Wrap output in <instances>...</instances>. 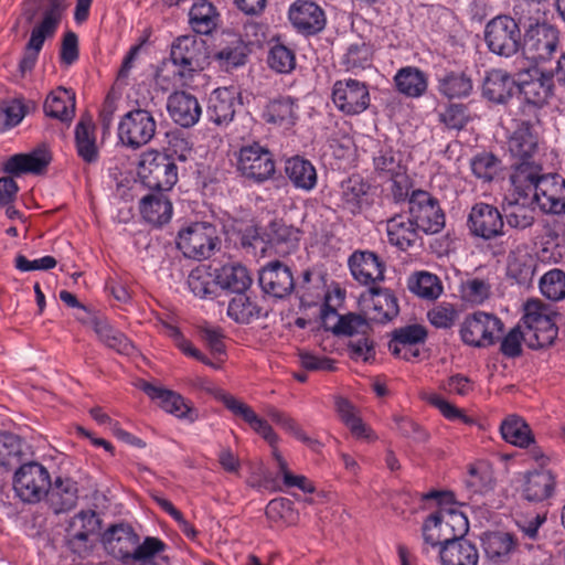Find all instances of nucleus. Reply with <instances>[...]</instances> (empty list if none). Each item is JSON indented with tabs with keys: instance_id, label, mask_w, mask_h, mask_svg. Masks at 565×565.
Segmentation results:
<instances>
[{
	"instance_id": "41",
	"label": "nucleus",
	"mask_w": 565,
	"mask_h": 565,
	"mask_svg": "<svg viewBox=\"0 0 565 565\" xmlns=\"http://www.w3.org/2000/svg\"><path fill=\"white\" fill-rule=\"evenodd\" d=\"M217 286L235 294L244 292L252 284L246 267L241 264H226L215 270Z\"/></svg>"
},
{
	"instance_id": "61",
	"label": "nucleus",
	"mask_w": 565,
	"mask_h": 565,
	"mask_svg": "<svg viewBox=\"0 0 565 565\" xmlns=\"http://www.w3.org/2000/svg\"><path fill=\"white\" fill-rule=\"evenodd\" d=\"M458 317L457 307L449 302L437 303L427 311L428 321L438 329H450L455 326Z\"/></svg>"
},
{
	"instance_id": "16",
	"label": "nucleus",
	"mask_w": 565,
	"mask_h": 565,
	"mask_svg": "<svg viewBox=\"0 0 565 565\" xmlns=\"http://www.w3.org/2000/svg\"><path fill=\"white\" fill-rule=\"evenodd\" d=\"M335 107L345 115H359L370 106V92L365 83L356 79L337 81L332 88Z\"/></svg>"
},
{
	"instance_id": "4",
	"label": "nucleus",
	"mask_w": 565,
	"mask_h": 565,
	"mask_svg": "<svg viewBox=\"0 0 565 565\" xmlns=\"http://www.w3.org/2000/svg\"><path fill=\"white\" fill-rule=\"evenodd\" d=\"M157 131V120L147 109L136 108L125 114L117 128L119 142L132 150L149 143Z\"/></svg>"
},
{
	"instance_id": "52",
	"label": "nucleus",
	"mask_w": 565,
	"mask_h": 565,
	"mask_svg": "<svg viewBox=\"0 0 565 565\" xmlns=\"http://www.w3.org/2000/svg\"><path fill=\"white\" fill-rule=\"evenodd\" d=\"M503 439L518 447H526L533 441L529 425L518 416H509L500 427Z\"/></svg>"
},
{
	"instance_id": "30",
	"label": "nucleus",
	"mask_w": 565,
	"mask_h": 565,
	"mask_svg": "<svg viewBox=\"0 0 565 565\" xmlns=\"http://www.w3.org/2000/svg\"><path fill=\"white\" fill-rule=\"evenodd\" d=\"M139 535L134 527L126 522L108 525V554L128 564L134 553Z\"/></svg>"
},
{
	"instance_id": "8",
	"label": "nucleus",
	"mask_w": 565,
	"mask_h": 565,
	"mask_svg": "<svg viewBox=\"0 0 565 565\" xmlns=\"http://www.w3.org/2000/svg\"><path fill=\"white\" fill-rule=\"evenodd\" d=\"M170 60L178 68L177 75L181 79H190L203 68L206 60L205 42L195 35H181L171 44Z\"/></svg>"
},
{
	"instance_id": "48",
	"label": "nucleus",
	"mask_w": 565,
	"mask_h": 565,
	"mask_svg": "<svg viewBox=\"0 0 565 565\" xmlns=\"http://www.w3.org/2000/svg\"><path fill=\"white\" fill-rule=\"evenodd\" d=\"M266 414L275 424L279 425L286 433L292 435L295 438L307 445L310 449L315 451L320 450L321 443L309 437L294 417L274 406H269L266 411Z\"/></svg>"
},
{
	"instance_id": "43",
	"label": "nucleus",
	"mask_w": 565,
	"mask_h": 565,
	"mask_svg": "<svg viewBox=\"0 0 565 565\" xmlns=\"http://www.w3.org/2000/svg\"><path fill=\"white\" fill-rule=\"evenodd\" d=\"M394 82L397 90L407 97H420L427 89V76L417 67H403L395 77Z\"/></svg>"
},
{
	"instance_id": "32",
	"label": "nucleus",
	"mask_w": 565,
	"mask_h": 565,
	"mask_svg": "<svg viewBox=\"0 0 565 565\" xmlns=\"http://www.w3.org/2000/svg\"><path fill=\"white\" fill-rule=\"evenodd\" d=\"M47 503L55 514L72 510L78 499L77 483L71 478L57 477L45 494Z\"/></svg>"
},
{
	"instance_id": "47",
	"label": "nucleus",
	"mask_w": 565,
	"mask_h": 565,
	"mask_svg": "<svg viewBox=\"0 0 565 565\" xmlns=\"http://www.w3.org/2000/svg\"><path fill=\"white\" fill-rule=\"evenodd\" d=\"M370 190V184L358 175L353 174L341 183V200L343 207L352 214H356L361 210L364 196Z\"/></svg>"
},
{
	"instance_id": "37",
	"label": "nucleus",
	"mask_w": 565,
	"mask_h": 565,
	"mask_svg": "<svg viewBox=\"0 0 565 565\" xmlns=\"http://www.w3.org/2000/svg\"><path fill=\"white\" fill-rule=\"evenodd\" d=\"M330 318H337V323L332 327V331L335 334L343 335H366L371 330L369 321L361 315L358 313H348L344 316H338L335 309L326 306V309L322 311V320L324 326H328V320Z\"/></svg>"
},
{
	"instance_id": "46",
	"label": "nucleus",
	"mask_w": 565,
	"mask_h": 565,
	"mask_svg": "<svg viewBox=\"0 0 565 565\" xmlns=\"http://www.w3.org/2000/svg\"><path fill=\"white\" fill-rule=\"evenodd\" d=\"M218 13L214 6L206 0L194 3L189 12V23L199 34H210L216 28Z\"/></svg>"
},
{
	"instance_id": "3",
	"label": "nucleus",
	"mask_w": 565,
	"mask_h": 565,
	"mask_svg": "<svg viewBox=\"0 0 565 565\" xmlns=\"http://www.w3.org/2000/svg\"><path fill=\"white\" fill-rule=\"evenodd\" d=\"M179 169L173 158L160 151L142 154L138 175L141 182L152 191H170L178 182Z\"/></svg>"
},
{
	"instance_id": "39",
	"label": "nucleus",
	"mask_w": 565,
	"mask_h": 565,
	"mask_svg": "<svg viewBox=\"0 0 565 565\" xmlns=\"http://www.w3.org/2000/svg\"><path fill=\"white\" fill-rule=\"evenodd\" d=\"M285 173L297 189L310 191L317 184V172L313 164L302 157L289 158L285 163Z\"/></svg>"
},
{
	"instance_id": "40",
	"label": "nucleus",
	"mask_w": 565,
	"mask_h": 565,
	"mask_svg": "<svg viewBox=\"0 0 565 565\" xmlns=\"http://www.w3.org/2000/svg\"><path fill=\"white\" fill-rule=\"evenodd\" d=\"M95 126L89 115H83L75 127V143L78 156L87 163H93L98 159L96 146Z\"/></svg>"
},
{
	"instance_id": "57",
	"label": "nucleus",
	"mask_w": 565,
	"mask_h": 565,
	"mask_svg": "<svg viewBox=\"0 0 565 565\" xmlns=\"http://www.w3.org/2000/svg\"><path fill=\"white\" fill-rule=\"evenodd\" d=\"M437 516H439L440 522H443L444 526L447 527V532L452 540H457L459 537H466L469 531V521L468 518L460 511L454 508H444L441 507L437 512H435Z\"/></svg>"
},
{
	"instance_id": "50",
	"label": "nucleus",
	"mask_w": 565,
	"mask_h": 565,
	"mask_svg": "<svg viewBox=\"0 0 565 565\" xmlns=\"http://www.w3.org/2000/svg\"><path fill=\"white\" fill-rule=\"evenodd\" d=\"M422 535L424 540L423 552L428 553L430 548H441L452 541L447 527L440 522L436 513L428 515L422 526Z\"/></svg>"
},
{
	"instance_id": "13",
	"label": "nucleus",
	"mask_w": 565,
	"mask_h": 565,
	"mask_svg": "<svg viewBox=\"0 0 565 565\" xmlns=\"http://www.w3.org/2000/svg\"><path fill=\"white\" fill-rule=\"evenodd\" d=\"M516 84L520 94L523 96L525 106L522 111L526 117L537 120V109L542 107L552 95L553 76L550 73L541 72L539 68L529 70Z\"/></svg>"
},
{
	"instance_id": "19",
	"label": "nucleus",
	"mask_w": 565,
	"mask_h": 565,
	"mask_svg": "<svg viewBox=\"0 0 565 565\" xmlns=\"http://www.w3.org/2000/svg\"><path fill=\"white\" fill-rule=\"evenodd\" d=\"M209 392L212 393L215 398L221 401L235 416L241 417L245 423H247L254 431L260 435L270 445V447L277 445L279 440L278 435L265 419L260 418L253 411L250 406L221 388H209Z\"/></svg>"
},
{
	"instance_id": "59",
	"label": "nucleus",
	"mask_w": 565,
	"mask_h": 565,
	"mask_svg": "<svg viewBox=\"0 0 565 565\" xmlns=\"http://www.w3.org/2000/svg\"><path fill=\"white\" fill-rule=\"evenodd\" d=\"M540 289L551 300L565 298V271L555 268L544 274L540 279Z\"/></svg>"
},
{
	"instance_id": "51",
	"label": "nucleus",
	"mask_w": 565,
	"mask_h": 565,
	"mask_svg": "<svg viewBox=\"0 0 565 565\" xmlns=\"http://www.w3.org/2000/svg\"><path fill=\"white\" fill-rule=\"evenodd\" d=\"M294 105L295 100L290 96L269 102L264 113L265 120L285 127L295 125L297 116Z\"/></svg>"
},
{
	"instance_id": "31",
	"label": "nucleus",
	"mask_w": 565,
	"mask_h": 565,
	"mask_svg": "<svg viewBox=\"0 0 565 565\" xmlns=\"http://www.w3.org/2000/svg\"><path fill=\"white\" fill-rule=\"evenodd\" d=\"M556 480L550 470H534L524 475L522 495L529 502H544L553 497Z\"/></svg>"
},
{
	"instance_id": "53",
	"label": "nucleus",
	"mask_w": 565,
	"mask_h": 565,
	"mask_svg": "<svg viewBox=\"0 0 565 565\" xmlns=\"http://www.w3.org/2000/svg\"><path fill=\"white\" fill-rule=\"evenodd\" d=\"M23 441L12 433L0 431V467L11 468L22 460Z\"/></svg>"
},
{
	"instance_id": "6",
	"label": "nucleus",
	"mask_w": 565,
	"mask_h": 565,
	"mask_svg": "<svg viewBox=\"0 0 565 565\" xmlns=\"http://www.w3.org/2000/svg\"><path fill=\"white\" fill-rule=\"evenodd\" d=\"M503 322L494 315L476 311L465 317L460 324L461 341L473 348L493 345L503 332Z\"/></svg>"
},
{
	"instance_id": "60",
	"label": "nucleus",
	"mask_w": 565,
	"mask_h": 565,
	"mask_svg": "<svg viewBox=\"0 0 565 565\" xmlns=\"http://www.w3.org/2000/svg\"><path fill=\"white\" fill-rule=\"evenodd\" d=\"M374 170L381 178L393 177L405 170L401 163V156L392 149H381L373 158Z\"/></svg>"
},
{
	"instance_id": "17",
	"label": "nucleus",
	"mask_w": 565,
	"mask_h": 565,
	"mask_svg": "<svg viewBox=\"0 0 565 565\" xmlns=\"http://www.w3.org/2000/svg\"><path fill=\"white\" fill-rule=\"evenodd\" d=\"M514 130L508 140V151L511 161L533 160L539 151V132L535 129V120L532 117L515 118Z\"/></svg>"
},
{
	"instance_id": "12",
	"label": "nucleus",
	"mask_w": 565,
	"mask_h": 565,
	"mask_svg": "<svg viewBox=\"0 0 565 565\" xmlns=\"http://www.w3.org/2000/svg\"><path fill=\"white\" fill-rule=\"evenodd\" d=\"M50 486V473L46 468L39 462H26L14 473V491L24 502L35 503L41 501V499L46 494Z\"/></svg>"
},
{
	"instance_id": "38",
	"label": "nucleus",
	"mask_w": 565,
	"mask_h": 565,
	"mask_svg": "<svg viewBox=\"0 0 565 565\" xmlns=\"http://www.w3.org/2000/svg\"><path fill=\"white\" fill-rule=\"evenodd\" d=\"M43 108L46 116L70 122L75 115V94L58 87L49 94Z\"/></svg>"
},
{
	"instance_id": "2",
	"label": "nucleus",
	"mask_w": 565,
	"mask_h": 565,
	"mask_svg": "<svg viewBox=\"0 0 565 565\" xmlns=\"http://www.w3.org/2000/svg\"><path fill=\"white\" fill-rule=\"evenodd\" d=\"M561 33L547 22L530 24L525 30L523 55L536 65L550 63L559 51Z\"/></svg>"
},
{
	"instance_id": "44",
	"label": "nucleus",
	"mask_w": 565,
	"mask_h": 565,
	"mask_svg": "<svg viewBox=\"0 0 565 565\" xmlns=\"http://www.w3.org/2000/svg\"><path fill=\"white\" fill-rule=\"evenodd\" d=\"M235 114L234 98L230 90L215 89L209 99L206 116L209 120L216 125L230 122Z\"/></svg>"
},
{
	"instance_id": "15",
	"label": "nucleus",
	"mask_w": 565,
	"mask_h": 565,
	"mask_svg": "<svg viewBox=\"0 0 565 565\" xmlns=\"http://www.w3.org/2000/svg\"><path fill=\"white\" fill-rule=\"evenodd\" d=\"M258 282L263 292L274 299H286L296 289L291 268L280 260H271L258 273Z\"/></svg>"
},
{
	"instance_id": "63",
	"label": "nucleus",
	"mask_w": 565,
	"mask_h": 565,
	"mask_svg": "<svg viewBox=\"0 0 565 565\" xmlns=\"http://www.w3.org/2000/svg\"><path fill=\"white\" fill-rule=\"evenodd\" d=\"M65 9L66 0H49V6L43 11L42 20L34 26L54 35Z\"/></svg>"
},
{
	"instance_id": "25",
	"label": "nucleus",
	"mask_w": 565,
	"mask_h": 565,
	"mask_svg": "<svg viewBox=\"0 0 565 565\" xmlns=\"http://www.w3.org/2000/svg\"><path fill=\"white\" fill-rule=\"evenodd\" d=\"M541 172L542 166L535 159L511 161L510 182L513 188L511 194L520 195L522 199L530 196L544 175Z\"/></svg>"
},
{
	"instance_id": "45",
	"label": "nucleus",
	"mask_w": 565,
	"mask_h": 565,
	"mask_svg": "<svg viewBox=\"0 0 565 565\" xmlns=\"http://www.w3.org/2000/svg\"><path fill=\"white\" fill-rule=\"evenodd\" d=\"M508 276L519 285H530L535 273V259L526 252L512 250L508 256Z\"/></svg>"
},
{
	"instance_id": "22",
	"label": "nucleus",
	"mask_w": 565,
	"mask_h": 565,
	"mask_svg": "<svg viewBox=\"0 0 565 565\" xmlns=\"http://www.w3.org/2000/svg\"><path fill=\"white\" fill-rule=\"evenodd\" d=\"M365 315L371 321L386 323L399 312L397 298L386 288L370 287L363 296Z\"/></svg>"
},
{
	"instance_id": "18",
	"label": "nucleus",
	"mask_w": 565,
	"mask_h": 565,
	"mask_svg": "<svg viewBox=\"0 0 565 565\" xmlns=\"http://www.w3.org/2000/svg\"><path fill=\"white\" fill-rule=\"evenodd\" d=\"M288 20L296 32L305 36L320 33L327 24L324 10L311 0L294 1L288 9Z\"/></svg>"
},
{
	"instance_id": "42",
	"label": "nucleus",
	"mask_w": 565,
	"mask_h": 565,
	"mask_svg": "<svg viewBox=\"0 0 565 565\" xmlns=\"http://www.w3.org/2000/svg\"><path fill=\"white\" fill-rule=\"evenodd\" d=\"M437 89L448 99L468 97L472 89V79L465 72H446L438 78Z\"/></svg>"
},
{
	"instance_id": "20",
	"label": "nucleus",
	"mask_w": 565,
	"mask_h": 565,
	"mask_svg": "<svg viewBox=\"0 0 565 565\" xmlns=\"http://www.w3.org/2000/svg\"><path fill=\"white\" fill-rule=\"evenodd\" d=\"M531 199L544 214H564L565 179L556 173L543 175Z\"/></svg>"
},
{
	"instance_id": "55",
	"label": "nucleus",
	"mask_w": 565,
	"mask_h": 565,
	"mask_svg": "<svg viewBox=\"0 0 565 565\" xmlns=\"http://www.w3.org/2000/svg\"><path fill=\"white\" fill-rule=\"evenodd\" d=\"M188 286L196 297L209 298L215 294L217 282L215 275L211 274L206 267H196L188 277Z\"/></svg>"
},
{
	"instance_id": "49",
	"label": "nucleus",
	"mask_w": 565,
	"mask_h": 565,
	"mask_svg": "<svg viewBox=\"0 0 565 565\" xmlns=\"http://www.w3.org/2000/svg\"><path fill=\"white\" fill-rule=\"evenodd\" d=\"M227 315L235 322L242 324H248L253 320L264 316L263 308L244 292H238L231 299L227 307Z\"/></svg>"
},
{
	"instance_id": "36",
	"label": "nucleus",
	"mask_w": 565,
	"mask_h": 565,
	"mask_svg": "<svg viewBox=\"0 0 565 565\" xmlns=\"http://www.w3.org/2000/svg\"><path fill=\"white\" fill-rule=\"evenodd\" d=\"M516 87L512 76L503 70H491L487 73L482 84V95L495 104L507 103Z\"/></svg>"
},
{
	"instance_id": "29",
	"label": "nucleus",
	"mask_w": 565,
	"mask_h": 565,
	"mask_svg": "<svg viewBox=\"0 0 565 565\" xmlns=\"http://www.w3.org/2000/svg\"><path fill=\"white\" fill-rule=\"evenodd\" d=\"M167 108L173 121L184 128L193 127L202 114L198 98L186 92L171 94Z\"/></svg>"
},
{
	"instance_id": "14",
	"label": "nucleus",
	"mask_w": 565,
	"mask_h": 565,
	"mask_svg": "<svg viewBox=\"0 0 565 565\" xmlns=\"http://www.w3.org/2000/svg\"><path fill=\"white\" fill-rule=\"evenodd\" d=\"M469 234L475 238L492 241L504 235L502 210L484 202L475 203L467 217Z\"/></svg>"
},
{
	"instance_id": "26",
	"label": "nucleus",
	"mask_w": 565,
	"mask_h": 565,
	"mask_svg": "<svg viewBox=\"0 0 565 565\" xmlns=\"http://www.w3.org/2000/svg\"><path fill=\"white\" fill-rule=\"evenodd\" d=\"M52 160V156L45 146L38 147L28 153L11 156L3 164V171L19 177L25 173L41 174Z\"/></svg>"
},
{
	"instance_id": "58",
	"label": "nucleus",
	"mask_w": 565,
	"mask_h": 565,
	"mask_svg": "<svg viewBox=\"0 0 565 565\" xmlns=\"http://www.w3.org/2000/svg\"><path fill=\"white\" fill-rule=\"evenodd\" d=\"M248 53V45L241 38H234L215 54V57L226 67H237L245 64Z\"/></svg>"
},
{
	"instance_id": "5",
	"label": "nucleus",
	"mask_w": 565,
	"mask_h": 565,
	"mask_svg": "<svg viewBox=\"0 0 565 565\" xmlns=\"http://www.w3.org/2000/svg\"><path fill=\"white\" fill-rule=\"evenodd\" d=\"M218 244L216 227L206 222L192 223L177 237V246L183 255L198 260L211 257Z\"/></svg>"
},
{
	"instance_id": "64",
	"label": "nucleus",
	"mask_w": 565,
	"mask_h": 565,
	"mask_svg": "<svg viewBox=\"0 0 565 565\" xmlns=\"http://www.w3.org/2000/svg\"><path fill=\"white\" fill-rule=\"evenodd\" d=\"M372 52L364 42L351 44L343 56V64L348 71L363 70L370 65Z\"/></svg>"
},
{
	"instance_id": "62",
	"label": "nucleus",
	"mask_w": 565,
	"mask_h": 565,
	"mask_svg": "<svg viewBox=\"0 0 565 565\" xmlns=\"http://www.w3.org/2000/svg\"><path fill=\"white\" fill-rule=\"evenodd\" d=\"M268 64L277 73H289L296 66L295 53L284 44H275L269 51Z\"/></svg>"
},
{
	"instance_id": "28",
	"label": "nucleus",
	"mask_w": 565,
	"mask_h": 565,
	"mask_svg": "<svg viewBox=\"0 0 565 565\" xmlns=\"http://www.w3.org/2000/svg\"><path fill=\"white\" fill-rule=\"evenodd\" d=\"M481 544L486 558L492 565H503L511 559L516 550L518 541L513 534L503 531H489L481 535Z\"/></svg>"
},
{
	"instance_id": "56",
	"label": "nucleus",
	"mask_w": 565,
	"mask_h": 565,
	"mask_svg": "<svg viewBox=\"0 0 565 565\" xmlns=\"http://www.w3.org/2000/svg\"><path fill=\"white\" fill-rule=\"evenodd\" d=\"M409 290L425 299H436L443 292V286L436 275L423 271L418 273L408 282Z\"/></svg>"
},
{
	"instance_id": "9",
	"label": "nucleus",
	"mask_w": 565,
	"mask_h": 565,
	"mask_svg": "<svg viewBox=\"0 0 565 565\" xmlns=\"http://www.w3.org/2000/svg\"><path fill=\"white\" fill-rule=\"evenodd\" d=\"M237 170L245 179L264 183L276 172L274 156L258 142L243 146L237 153Z\"/></svg>"
},
{
	"instance_id": "1",
	"label": "nucleus",
	"mask_w": 565,
	"mask_h": 565,
	"mask_svg": "<svg viewBox=\"0 0 565 565\" xmlns=\"http://www.w3.org/2000/svg\"><path fill=\"white\" fill-rule=\"evenodd\" d=\"M556 315L540 300H529L522 321L526 328L525 342L531 349H543L554 343L558 334Z\"/></svg>"
},
{
	"instance_id": "35",
	"label": "nucleus",
	"mask_w": 565,
	"mask_h": 565,
	"mask_svg": "<svg viewBox=\"0 0 565 565\" xmlns=\"http://www.w3.org/2000/svg\"><path fill=\"white\" fill-rule=\"evenodd\" d=\"M143 220L154 226H162L168 223L173 213V207L167 194L153 191L145 195L139 204Z\"/></svg>"
},
{
	"instance_id": "23",
	"label": "nucleus",
	"mask_w": 565,
	"mask_h": 565,
	"mask_svg": "<svg viewBox=\"0 0 565 565\" xmlns=\"http://www.w3.org/2000/svg\"><path fill=\"white\" fill-rule=\"evenodd\" d=\"M352 276L365 286L375 285L384 280L385 263L373 252H354L349 258Z\"/></svg>"
},
{
	"instance_id": "27",
	"label": "nucleus",
	"mask_w": 565,
	"mask_h": 565,
	"mask_svg": "<svg viewBox=\"0 0 565 565\" xmlns=\"http://www.w3.org/2000/svg\"><path fill=\"white\" fill-rule=\"evenodd\" d=\"M140 388L151 399L158 401L160 407L166 412L190 422L196 420L198 414L195 409L179 393L154 386L148 382H142Z\"/></svg>"
},
{
	"instance_id": "34",
	"label": "nucleus",
	"mask_w": 565,
	"mask_h": 565,
	"mask_svg": "<svg viewBox=\"0 0 565 565\" xmlns=\"http://www.w3.org/2000/svg\"><path fill=\"white\" fill-rule=\"evenodd\" d=\"M419 232L409 215L396 214L386 221L388 242L401 250L415 245L419 238Z\"/></svg>"
},
{
	"instance_id": "33",
	"label": "nucleus",
	"mask_w": 565,
	"mask_h": 565,
	"mask_svg": "<svg viewBox=\"0 0 565 565\" xmlns=\"http://www.w3.org/2000/svg\"><path fill=\"white\" fill-rule=\"evenodd\" d=\"M441 565H478L479 550L475 542L459 537L438 551Z\"/></svg>"
},
{
	"instance_id": "54",
	"label": "nucleus",
	"mask_w": 565,
	"mask_h": 565,
	"mask_svg": "<svg viewBox=\"0 0 565 565\" xmlns=\"http://www.w3.org/2000/svg\"><path fill=\"white\" fill-rule=\"evenodd\" d=\"M53 36V34H49L47 32L33 26L30 39L25 45L23 57L19 63L21 73L24 74L33 70L45 40Z\"/></svg>"
},
{
	"instance_id": "7",
	"label": "nucleus",
	"mask_w": 565,
	"mask_h": 565,
	"mask_svg": "<svg viewBox=\"0 0 565 565\" xmlns=\"http://www.w3.org/2000/svg\"><path fill=\"white\" fill-rule=\"evenodd\" d=\"M521 30L518 22L510 15H498L491 19L484 29V41L490 52L510 57L521 46Z\"/></svg>"
},
{
	"instance_id": "10",
	"label": "nucleus",
	"mask_w": 565,
	"mask_h": 565,
	"mask_svg": "<svg viewBox=\"0 0 565 565\" xmlns=\"http://www.w3.org/2000/svg\"><path fill=\"white\" fill-rule=\"evenodd\" d=\"M408 213L417 228L425 234L439 233L445 226V214L439 202L429 192L414 190L408 200Z\"/></svg>"
},
{
	"instance_id": "21",
	"label": "nucleus",
	"mask_w": 565,
	"mask_h": 565,
	"mask_svg": "<svg viewBox=\"0 0 565 565\" xmlns=\"http://www.w3.org/2000/svg\"><path fill=\"white\" fill-rule=\"evenodd\" d=\"M426 339L427 330L425 327L420 324L404 326L392 332L388 350L394 356L411 361L420 355L417 345L424 344Z\"/></svg>"
},
{
	"instance_id": "24",
	"label": "nucleus",
	"mask_w": 565,
	"mask_h": 565,
	"mask_svg": "<svg viewBox=\"0 0 565 565\" xmlns=\"http://www.w3.org/2000/svg\"><path fill=\"white\" fill-rule=\"evenodd\" d=\"M531 196L522 199L510 194L501 203L503 218L510 228L525 231L531 228L536 220V211Z\"/></svg>"
},
{
	"instance_id": "11",
	"label": "nucleus",
	"mask_w": 565,
	"mask_h": 565,
	"mask_svg": "<svg viewBox=\"0 0 565 565\" xmlns=\"http://www.w3.org/2000/svg\"><path fill=\"white\" fill-rule=\"evenodd\" d=\"M102 519L93 510L81 511L70 521L66 530L68 548L81 557L86 556L99 536Z\"/></svg>"
}]
</instances>
